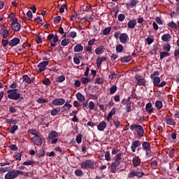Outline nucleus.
I'll use <instances>...</instances> for the list:
<instances>
[{
  "label": "nucleus",
  "mask_w": 179,
  "mask_h": 179,
  "mask_svg": "<svg viewBox=\"0 0 179 179\" xmlns=\"http://www.w3.org/2000/svg\"><path fill=\"white\" fill-rule=\"evenodd\" d=\"M120 164H121L120 162H113L110 164L109 169L112 173H117V168L118 167V166H120Z\"/></svg>",
  "instance_id": "obj_7"
},
{
  "label": "nucleus",
  "mask_w": 179,
  "mask_h": 179,
  "mask_svg": "<svg viewBox=\"0 0 179 179\" xmlns=\"http://www.w3.org/2000/svg\"><path fill=\"white\" fill-rule=\"evenodd\" d=\"M83 51V46L78 43L74 47V52H82Z\"/></svg>",
  "instance_id": "obj_24"
},
{
  "label": "nucleus",
  "mask_w": 179,
  "mask_h": 179,
  "mask_svg": "<svg viewBox=\"0 0 179 179\" xmlns=\"http://www.w3.org/2000/svg\"><path fill=\"white\" fill-rule=\"evenodd\" d=\"M11 29L14 31H19V30H20V24L17 22H12Z\"/></svg>",
  "instance_id": "obj_17"
},
{
  "label": "nucleus",
  "mask_w": 179,
  "mask_h": 179,
  "mask_svg": "<svg viewBox=\"0 0 179 179\" xmlns=\"http://www.w3.org/2000/svg\"><path fill=\"white\" fill-rule=\"evenodd\" d=\"M141 145V142L138 140L132 141L131 145V152H133V153H135V152H136V148H139Z\"/></svg>",
  "instance_id": "obj_8"
},
{
  "label": "nucleus",
  "mask_w": 179,
  "mask_h": 179,
  "mask_svg": "<svg viewBox=\"0 0 179 179\" xmlns=\"http://www.w3.org/2000/svg\"><path fill=\"white\" fill-rule=\"evenodd\" d=\"M78 34H76V31H71L68 34L67 37H69L70 38H75Z\"/></svg>",
  "instance_id": "obj_41"
},
{
  "label": "nucleus",
  "mask_w": 179,
  "mask_h": 179,
  "mask_svg": "<svg viewBox=\"0 0 179 179\" xmlns=\"http://www.w3.org/2000/svg\"><path fill=\"white\" fill-rule=\"evenodd\" d=\"M130 129H131V131H134L135 129V131H137L138 136H139L140 138L143 136V134H145L143 127H142V126H141V125H138V124L131 125L130 127Z\"/></svg>",
  "instance_id": "obj_3"
},
{
  "label": "nucleus",
  "mask_w": 179,
  "mask_h": 179,
  "mask_svg": "<svg viewBox=\"0 0 179 179\" xmlns=\"http://www.w3.org/2000/svg\"><path fill=\"white\" fill-rule=\"evenodd\" d=\"M132 59L131 56H126L120 59L121 62H129Z\"/></svg>",
  "instance_id": "obj_35"
},
{
  "label": "nucleus",
  "mask_w": 179,
  "mask_h": 179,
  "mask_svg": "<svg viewBox=\"0 0 179 179\" xmlns=\"http://www.w3.org/2000/svg\"><path fill=\"white\" fill-rule=\"evenodd\" d=\"M113 124H115L116 128H120V127H121V122L118 120L113 121Z\"/></svg>",
  "instance_id": "obj_64"
},
{
  "label": "nucleus",
  "mask_w": 179,
  "mask_h": 179,
  "mask_svg": "<svg viewBox=\"0 0 179 179\" xmlns=\"http://www.w3.org/2000/svg\"><path fill=\"white\" fill-rule=\"evenodd\" d=\"M68 44H69V40L64 39L63 41H62L61 45L63 47H66V45H68Z\"/></svg>",
  "instance_id": "obj_56"
},
{
  "label": "nucleus",
  "mask_w": 179,
  "mask_h": 179,
  "mask_svg": "<svg viewBox=\"0 0 179 179\" xmlns=\"http://www.w3.org/2000/svg\"><path fill=\"white\" fill-rule=\"evenodd\" d=\"M104 52V46L101 45L95 49V54L96 55H101Z\"/></svg>",
  "instance_id": "obj_21"
},
{
  "label": "nucleus",
  "mask_w": 179,
  "mask_h": 179,
  "mask_svg": "<svg viewBox=\"0 0 179 179\" xmlns=\"http://www.w3.org/2000/svg\"><path fill=\"white\" fill-rule=\"evenodd\" d=\"M120 40L122 44H127V42L128 41V34L125 33L120 34Z\"/></svg>",
  "instance_id": "obj_16"
},
{
  "label": "nucleus",
  "mask_w": 179,
  "mask_h": 179,
  "mask_svg": "<svg viewBox=\"0 0 179 179\" xmlns=\"http://www.w3.org/2000/svg\"><path fill=\"white\" fill-rule=\"evenodd\" d=\"M32 164H34V162L31 160H27L23 163L24 166H32Z\"/></svg>",
  "instance_id": "obj_51"
},
{
  "label": "nucleus",
  "mask_w": 179,
  "mask_h": 179,
  "mask_svg": "<svg viewBox=\"0 0 179 179\" xmlns=\"http://www.w3.org/2000/svg\"><path fill=\"white\" fill-rule=\"evenodd\" d=\"M65 9H68V6H66V3H64L60 8H59V13H64L65 12Z\"/></svg>",
  "instance_id": "obj_42"
},
{
  "label": "nucleus",
  "mask_w": 179,
  "mask_h": 179,
  "mask_svg": "<svg viewBox=\"0 0 179 179\" xmlns=\"http://www.w3.org/2000/svg\"><path fill=\"white\" fill-rule=\"evenodd\" d=\"M105 160L106 162H110L111 161V156L110 155V151H106L105 153Z\"/></svg>",
  "instance_id": "obj_38"
},
{
  "label": "nucleus",
  "mask_w": 179,
  "mask_h": 179,
  "mask_svg": "<svg viewBox=\"0 0 179 179\" xmlns=\"http://www.w3.org/2000/svg\"><path fill=\"white\" fill-rule=\"evenodd\" d=\"M31 141L36 146H41L43 145V140H41V138L38 136H34L31 138Z\"/></svg>",
  "instance_id": "obj_9"
},
{
  "label": "nucleus",
  "mask_w": 179,
  "mask_h": 179,
  "mask_svg": "<svg viewBox=\"0 0 179 179\" xmlns=\"http://www.w3.org/2000/svg\"><path fill=\"white\" fill-rule=\"evenodd\" d=\"M29 133L31 134V135H34V136H38V131L34 129L29 130Z\"/></svg>",
  "instance_id": "obj_53"
},
{
  "label": "nucleus",
  "mask_w": 179,
  "mask_h": 179,
  "mask_svg": "<svg viewBox=\"0 0 179 179\" xmlns=\"http://www.w3.org/2000/svg\"><path fill=\"white\" fill-rule=\"evenodd\" d=\"M143 149L145 152H150V143L145 141L143 143Z\"/></svg>",
  "instance_id": "obj_23"
},
{
  "label": "nucleus",
  "mask_w": 179,
  "mask_h": 179,
  "mask_svg": "<svg viewBox=\"0 0 179 179\" xmlns=\"http://www.w3.org/2000/svg\"><path fill=\"white\" fill-rule=\"evenodd\" d=\"M122 159V153H118L116 155V158L115 162H120Z\"/></svg>",
  "instance_id": "obj_58"
},
{
  "label": "nucleus",
  "mask_w": 179,
  "mask_h": 179,
  "mask_svg": "<svg viewBox=\"0 0 179 179\" xmlns=\"http://www.w3.org/2000/svg\"><path fill=\"white\" fill-rule=\"evenodd\" d=\"M6 171H9V167H1L0 168V174H3V173H6Z\"/></svg>",
  "instance_id": "obj_46"
},
{
  "label": "nucleus",
  "mask_w": 179,
  "mask_h": 179,
  "mask_svg": "<svg viewBox=\"0 0 179 179\" xmlns=\"http://www.w3.org/2000/svg\"><path fill=\"white\" fill-rule=\"evenodd\" d=\"M88 107L90 110H94V101H90L88 103Z\"/></svg>",
  "instance_id": "obj_60"
},
{
  "label": "nucleus",
  "mask_w": 179,
  "mask_h": 179,
  "mask_svg": "<svg viewBox=\"0 0 179 179\" xmlns=\"http://www.w3.org/2000/svg\"><path fill=\"white\" fill-rule=\"evenodd\" d=\"M18 90H9L7 93L8 99L11 100H19L20 99V94L18 92Z\"/></svg>",
  "instance_id": "obj_2"
},
{
  "label": "nucleus",
  "mask_w": 179,
  "mask_h": 179,
  "mask_svg": "<svg viewBox=\"0 0 179 179\" xmlns=\"http://www.w3.org/2000/svg\"><path fill=\"white\" fill-rule=\"evenodd\" d=\"M106 127H107V123L106 122V121H102L100 123H99L97 126V129L98 131H104V129H106Z\"/></svg>",
  "instance_id": "obj_18"
},
{
  "label": "nucleus",
  "mask_w": 179,
  "mask_h": 179,
  "mask_svg": "<svg viewBox=\"0 0 179 179\" xmlns=\"http://www.w3.org/2000/svg\"><path fill=\"white\" fill-rule=\"evenodd\" d=\"M170 48H171V46L170 45V44H166L163 47L164 51H166V52H169V51H170Z\"/></svg>",
  "instance_id": "obj_49"
},
{
  "label": "nucleus",
  "mask_w": 179,
  "mask_h": 179,
  "mask_svg": "<svg viewBox=\"0 0 179 179\" xmlns=\"http://www.w3.org/2000/svg\"><path fill=\"white\" fill-rule=\"evenodd\" d=\"M52 103L54 106H64L65 104V99L62 98L55 99Z\"/></svg>",
  "instance_id": "obj_10"
},
{
  "label": "nucleus",
  "mask_w": 179,
  "mask_h": 179,
  "mask_svg": "<svg viewBox=\"0 0 179 179\" xmlns=\"http://www.w3.org/2000/svg\"><path fill=\"white\" fill-rule=\"evenodd\" d=\"M110 32H111V27H108L103 30L102 31L103 36H107L110 34Z\"/></svg>",
  "instance_id": "obj_32"
},
{
  "label": "nucleus",
  "mask_w": 179,
  "mask_h": 179,
  "mask_svg": "<svg viewBox=\"0 0 179 179\" xmlns=\"http://www.w3.org/2000/svg\"><path fill=\"white\" fill-rule=\"evenodd\" d=\"M76 99L78 100V101H85V96H83V94H82V93L78 92L76 94Z\"/></svg>",
  "instance_id": "obj_29"
},
{
  "label": "nucleus",
  "mask_w": 179,
  "mask_h": 179,
  "mask_svg": "<svg viewBox=\"0 0 179 179\" xmlns=\"http://www.w3.org/2000/svg\"><path fill=\"white\" fill-rule=\"evenodd\" d=\"M166 124L171 125V127H174L176 125V121H174L173 118L169 117L166 118Z\"/></svg>",
  "instance_id": "obj_26"
},
{
  "label": "nucleus",
  "mask_w": 179,
  "mask_h": 179,
  "mask_svg": "<svg viewBox=\"0 0 179 179\" xmlns=\"http://www.w3.org/2000/svg\"><path fill=\"white\" fill-rule=\"evenodd\" d=\"M124 108L127 113H131V111H132V108L131 107V103H128Z\"/></svg>",
  "instance_id": "obj_48"
},
{
  "label": "nucleus",
  "mask_w": 179,
  "mask_h": 179,
  "mask_svg": "<svg viewBox=\"0 0 179 179\" xmlns=\"http://www.w3.org/2000/svg\"><path fill=\"white\" fill-rule=\"evenodd\" d=\"M75 175L77 176V177H80L81 176H83V171L80 169H77L74 172Z\"/></svg>",
  "instance_id": "obj_43"
},
{
  "label": "nucleus",
  "mask_w": 179,
  "mask_h": 179,
  "mask_svg": "<svg viewBox=\"0 0 179 179\" xmlns=\"http://www.w3.org/2000/svg\"><path fill=\"white\" fill-rule=\"evenodd\" d=\"M23 81L25 82L26 83H31V79L27 76V75H24L22 76Z\"/></svg>",
  "instance_id": "obj_34"
},
{
  "label": "nucleus",
  "mask_w": 179,
  "mask_h": 179,
  "mask_svg": "<svg viewBox=\"0 0 179 179\" xmlns=\"http://www.w3.org/2000/svg\"><path fill=\"white\" fill-rule=\"evenodd\" d=\"M81 82H82V83H83V85H87V83H89V82H90V80L87 78H82Z\"/></svg>",
  "instance_id": "obj_55"
},
{
  "label": "nucleus",
  "mask_w": 179,
  "mask_h": 179,
  "mask_svg": "<svg viewBox=\"0 0 179 179\" xmlns=\"http://www.w3.org/2000/svg\"><path fill=\"white\" fill-rule=\"evenodd\" d=\"M18 128L19 127H17V125H13V127H11V129H10L11 134H15V132L17 131Z\"/></svg>",
  "instance_id": "obj_54"
},
{
  "label": "nucleus",
  "mask_w": 179,
  "mask_h": 179,
  "mask_svg": "<svg viewBox=\"0 0 179 179\" xmlns=\"http://www.w3.org/2000/svg\"><path fill=\"white\" fill-rule=\"evenodd\" d=\"M48 138L51 139V143L55 145L58 142V133L55 131H52L48 134Z\"/></svg>",
  "instance_id": "obj_4"
},
{
  "label": "nucleus",
  "mask_w": 179,
  "mask_h": 179,
  "mask_svg": "<svg viewBox=\"0 0 179 179\" xmlns=\"http://www.w3.org/2000/svg\"><path fill=\"white\" fill-rule=\"evenodd\" d=\"M76 142L77 143H82V134H79L76 136Z\"/></svg>",
  "instance_id": "obj_59"
},
{
  "label": "nucleus",
  "mask_w": 179,
  "mask_h": 179,
  "mask_svg": "<svg viewBox=\"0 0 179 179\" xmlns=\"http://www.w3.org/2000/svg\"><path fill=\"white\" fill-rule=\"evenodd\" d=\"M42 83L45 85V86H49V85L51 84V80H50L48 78H45L42 80Z\"/></svg>",
  "instance_id": "obj_45"
},
{
  "label": "nucleus",
  "mask_w": 179,
  "mask_h": 179,
  "mask_svg": "<svg viewBox=\"0 0 179 179\" xmlns=\"http://www.w3.org/2000/svg\"><path fill=\"white\" fill-rule=\"evenodd\" d=\"M63 108H66L67 110H71V108H72V105L71 103H65L63 106Z\"/></svg>",
  "instance_id": "obj_62"
},
{
  "label": "nucleus",
  "mask_w": 179,
  "mask_h": 179,
  "mask_svg": "<svg viewBox=\"0 0 179 179\" xmlns=\"http://www.w3.org/2000/svg\"><path fill=\"white\" fill-rule=\"evenodd\" d=\"M80 167L85 170L87 169H91V170H93L94 169V160L87 159L81 163Z\"/></svg>",
  "instance_id": "obj_1"
},
{
  "label": "nucleus",
  "mask_w": 179,
  "mask_h": 179,
  "mask_svg": "<svg viewBox=\"0 0 179 179\" xmlns=\"http://www.w3.org/2000/svg\"><path fill=\"white\" fill-rule=\"evenodd\" d=\"M7 124H10L12 125H16V124H17V120H13V119H8L6 120Z\"/></svg>",
  "instance_id": "obj_37"
},
{
  "label": "nucleus",
  "mask_w": 179,
  "mask_h": 179,
  "mask_svg": "<svg viewBox=\"0 0 179 179\" xmlns=\"http://www.w3.org/2000/svg\"><path fill=\"white\" fill-rule=\"evenodd\" d=\"M20 43V39L17 38H14L9 41L8 45L12 48L17 45V44H19Z\"/></svg>",
  "instance_id": "obj_15"
},
{
  "label": "nucleus",
  "mask_w": 179,
  "mask_h": 179,
  "mask_svg": "<svg viewBox=\"0 0 179 179\" xmlns=\"http://www.w3.org/2000/svg\"><path fill=\"white\" fill-rule=\"evenodd\" d=\"M155 107L157 110H162V108H163V102H162V101L157 100L155 101Z\"/></svg>",
  "instance_id": "obj_27"
},
{
  "label": "nucleus",
  "mask_w": 179,
  "mask_h": 179,
  "mask_svg": "<svg viewBox=\"0 0 179 179\" xmlns=\"http://www.w3.org/2000/svg\"><path fill=\"white\" fill-rule=\"evenodd\" d=\"M115 92H117V86L113 85L110 88V94H114V93H115Z\"/></svg>",
  "instance_id": "obj_44"
},
{
  "label": "nucleus",
  "mask_w": 179,
  "mask_h": 179,
  "mask_svg": "<svg viewBox=\"0 0 179 179\" xmlns=\"http://www.w3.org/2000/svg\"><path fill=\"white\" fill-rule=\"evenodd\" d=\"M61 111V109L59 108H53L51 112H50V114L52 116H55L57 115V114H58L59 112Z\"/></svg>",
  "instance_id": "obj_31"
},
{
  "label": "nucleus",
  "mask_w": 179,
  "mask_h": 179,
  "mask_svg": "<svg viewBox=\"0 0 179 179\" xmlns=\"http://www.w3.org/2000/svg\"><path fill=\"white\" fill-rule=\"evenodd\" d=\"M117 19L119 22H124L125 20V15L124 14H119L117 16Z\"/></svg>",
  "instance_id": "obj_47"
},
{
  "label": "nucleus",
  "mask_w": 179,
  "mask_h": 179,
  "mask_svg": "<svg viewBox=\"0 0 179 179\" xmlns=\"http://www.w3.org/2000/svg\"><path fill=\"white\" fill-rule=\"evenodd\" d=\"M47 100L43 99V98H38L37 99V103H38V104H44V103H46Z\"/></svg>",
  "instance_id": "obj_61"
},
{
  "label": "nucleus",
  "mask_w": 179,
  "mask_h": 179,
  "mask_svg": "<svg viewBox=\"0 0 179 179\" xmlns=\"http://www.w3.org/2000/svg\"><path fill=\"white\" fill-rule=\"evenodd\" d=\"M0 34L3 37V38H7V37H9V31L8 29H1Z\"/></svg>",
  "instance_id": "obj_22"
},
{
  "label": "nucleus",
  "mask_w": 179,
  "mask_h": 179,
  "mask_svg": "<svg viewBox=\"0 0 179 179\" xmlns=\"http://www.w3.org/2000/svg\"><path fill=\"white\" fill-rule=\"evenodd\" d=\"M135 78L137 80V85H138V86H146V80L141 78V76L138 75H136Z\"/></svg>",
  "instance_id": "obj_11"
},
{
  "label": "nucleus",
  "mask_w": 179,
  "mask_h": 179,
  "mask_svg": "<svg viewBox=\"0 0 179 179\" xmlns=\"http://www.w3.org/2000/svg\"><path fill=\"white\" fill-rule=\"evenodd\" d=\"M79 58H80V56H78V54H76L73 57V62L76 65H79V64H80V59H79Z\"/></svg>",
  "instance_id": "obj_33"
},
{
  "label": "nucleus",
  "mask_w": 179,
  "mask_h": 179,
  "mask_svg": "<svg viewBox=\"0 0 179 179\" xmlns=\"http://www.w3.org/2000/svg\"><path fill=\"white\" fill-rule=\"evenodd\" d=\"M159 75H160V72H159L158 71H154L152 74H151L150 78L151 79L155 78H158L157 76H159Z\"/></svg>",
  "instance_id": "obj_52"
},
{
  "label": "nucleus",
  "mask_w": 179,
  "mask_h": 179,
  "mask_svg": "<svg viewBox=\"0 0 179 179\" xmlns=\"http://www.w3.org/2000/svg\"><path fill=\"white\" fill-rule=\"evenodd\" d=\"M159 57L160 59H163L164 58H166V57H170V53L168 52H161Z\"/></svg>",
  "instance_id": "obj_36"
},
{
  "label": "nucleus",
  "mask_w": 179,
  "mask_h": 179,
  "mask_svg": "<svg viewBox=\"0 0 179 179\" xmlns=\"http://www.w3.org/2000/svg\"><path fill=\"white\" fill-rule=\"evenodd\" d=\"M104 61H107V57H98L96 59V66L97 68L101 67V64L104 62Z\"/></svg>",
  "instance_id": "obj_14"
},
{
  "label": "nucleus",
  "mask_w": 179,
  "mask_h": 179,
  "mask_svg": "<svg viewBox=\"0 0 179 179\" xmlns=\"http://www.w3.org/2000/svg\"><path fill=\"white\" fill-rule=\"evenodd\" d=\"M139 2L138 0H129L127 3L126 6L127 9H131L132 8H135L136 6V3Z\"/></svg>",
  "instance_id": "obj_13"
},
{
  "label": "nucleus",
  "mask_w": 179,
  "mask_h": 179,
  "mask_svg": "<svg viewBox=\"0 0 179 179\" xmlns=\"http://www.w3.org/2000/svg\"><path fill=\"white\" fill-rule=\"evenodd\" d=\"M171 38V36L169 34H165L162 36V41L168 42L170 41V39Z\"/></svg>",
  "instance_id": "obj_28"
},
{
  "label": "nucleus",
  "mask_w": 179,
  "mask_h": 179,
  "mask_svg": "<svg viewBox=\"0 0 179 179\" xmlns=\"http://www.w3.org/2000/svg\"><path fill=\"white\" fill-rule=\"evenodd\" d=\"M135 26H136V20H132L128 22L127 27L129 29H134Z\"/></svg>",
  "instance_id": "obj_25"
},
{
  "label": "nucleus",
  "mask_w": 179,
  "mask_h": 179,
  "mask_svg": "<svg viewBox=\"0 0 179 179\" xmlns=\"http://www.w3.org/2000/svg\"><path fill=\"white\" fill-rule=\"evenodd\" d=\"M143 176H145V173L134 171V177H138V178H141Z\"/></svg>",
  "instance_id": "obj_40"
},
{
  "label": "nucleus",
  "mask_w": 179,
  "mask_h": 179,
  "mask_svg": "<svg viewBox=\"0 0 179 179\" xmlns=\"http://www.w3.org/2000/svg\"><path fill=\"white\" fill-rule=\"evenodd\" d=\"M65 80V76H59L57 78H55V82L57 83H62Z\"/></svg>",
  "instance_id": "obj_30"
},
{
  "label": "nucleus",
  "mask_w": 179,
  "mask_h": 179,
  "mask_svg": "<svg viewBox=\"0 0 179 179\" xmlns=\"http://www.w3.org/2000/svg\"><path fill=\"white\" fill-rule=\"evenodd\" d=\"M15 159H16V160H19L20 162V160H22V153L20 152H17L14 155Z\"/></svg>",
  "instance_id": "obj_50"
},
{
  "label": "nucleus",
  "mask_w": 179,
  "mask_h": 179,
  "mask_svg": "<svg viewBox=\"0 0 179 179\" xmlns=\"http://www.w3.org/2000/svg\"><path fill=\"white\" fill-rule=\"evenodd\" d=\"M133 166L134 167H138V166H141V158L139 157H135L132 159Z\"/></svg>",
  "instance_id": "obj_19"
},
{
  "label": "nucleus",
  "mask_w": 179,
  "mask_h": 179,
  "mask_svg": "<svg viewBox=\"0 0 179 179\" xmlns=\"http://www.w3.org/2000/svg\"><path fill=\"white\" fill-rule=\"evenodd\" d=\"M145 111L148 114H152V113H153V106L151 103H148L145 105Z\"/></svg>",
  "instance_id": "obj_20"
},
{
  "label": "nucleus",
  "mask_w": 179,
  "mask_h": 179,
  "mask_svg": "<svg viewBox=\"0 0 179 179\" xmlns=\"http://www.w3.org/2000/svg\"><path fill=\"white\" fill-rule=\"evenodd\" d=\"M168 26L169 27H171V29H176L177 27V24H176L175 22H173V21H171V22H169L168 24Z\"/></svg>",
  "instance_id": "obj_57"
},
{
  "label": "nucleus",
  "mask_w": 179,
  "mask_h": 179,
  "mask_svg": "<svg viewBox=\"0 0 179 179\" xmlns=\"http://www.w3.org/2000/svg\"><path fill=\"white\" fill-rule=\"evenodd\" d=\"M115 111H116V109L115 108H113L108 113V115H110V117H113V115H114L115 114Z\"/></svg>",
  "instance_id": "obj_63"
},
{
  "label": "nucleus",
  "mask_w": 179,
  "mask_h": 179,
  "mask_svg": "<svg viewBox=\"0 0 179 179\" xmlns=\"http://www.w3.org/2000/svg\"><path fill=\"white\" fill-rule=\"evenodd\" d=\"M152 79L153 80L154 86H156L157 87H164V86H166V81H162L160 83V78L156 77Z\"/></svg>",
  "instance_id": "obj_5"
},
{
  "label": "nucleus",
  "mask_w": 179,
  "mask_h": 179,
  "mask_svg": "<svg viewBox=\"0 0 179 179\" xmlns=\"http://www.w3.org/2000/svg\"><path fill=\"white\" fill-rule=\"evenodd\" d=\"M124 51V47L122 45L119 44L116 46V52H122Z\"/></svg>",
  "instance_id": "obj_39"
},
{
  "label": "nucleus",
  "mask_w": 179,
  "mask_h": 179,
  "mask_svg": "<svg viewBox=\"0 0 179 179\" xmlns=\"http://www.w3.org/2000/svg\"><path fill=\"white\" fill-rule=\"evenodd\" d=\"M16 173L15 172V170H12L8 171L4 176L5 179H15L16 178Z\"/></svg>",
  "instance_id": "obj_12"
},
{
  "label": "nucleus",
  "mask_w": 179,
  "mask_h": 179,
  "mask_svg": "<svg viewBox=\"0 0 179 179\" xmlns=\"http://www.w3.org/2000/svg\"><path fill=\"white\" fill-rule=\"evenodd\" d=\"M50 64V62L48 61H43L38 64V72L41 73L43 72V71H45V68L47 66Z\"/></svg>",
  "instance_id": "obj_6"
}]
</instances>
